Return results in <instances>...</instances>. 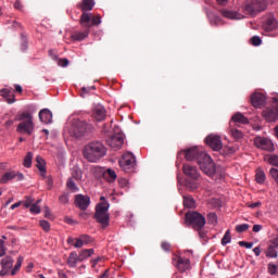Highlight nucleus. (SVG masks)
<instances>
[{
    "label": "nucleus",
    "instance_id": "35",
    "mask_svg": "<svg viewBox=\"0 0 278 278\" xmlns=\"http://www.w3.org/2000/svg\"><path fill=\"white\" fill-rule=\"evenodd\" d=\"M255 181H256V184H260V185H262V184H264V181H266V174L261 168L256 169Z\"/></svg>",
    "mask_w": 278,
    "mask_h": 278
},
{
    "label": "nucleus",
    "instance_id": "41",
    "mask_svg": "<svg viewBox=\"0 0 278 278\" xmlns=\"http://www.w3.org/2000/svg\"><path fill=\"white\" fill-rule=\"evenodd\" d=\"M17 121H22V123L24 121H34V115L29 112H23L18 115Z\"/></svg>",
    "mask_w": 278,
    "mask_h": 278
},
{
    "label": "nucleus",
    "instance_id": "11",
    "mask_svg": "<svg viewBox=\"0 0 278 278\" xmlns=\"http://www.w3.org/2000/svg\"><path fill=\"white\" fill-rule=\"evenodd\" d=\"M17 134H26L27 136H31L34 131H36V124L34 121H24L21 122L16 127Z\"/></svg>",
    "mask_w": 278,
    "mask_h": 278
},
{
    "label": "nucleus",
    "instance_id": "22",
    "mask_svg": "<svg viewBox=\"0 0 278 278\" xmlns=\"http://www.w3.org/2000/svg\"><path fill=\"white\" fill-rule=\"evenodd\" d=\"M39 119L43 125H51L53 123V113L49 109L39 111Z\"/></svg>",
    "mask_w": 278,
    "mask_h": 278
},
{
    "label": "nucleus",
    "instance_id": "40",
    "mask_svg": "<svg viewBox=\"0 0 278 278\" xmlns=\"http://www.w3.org/2000/svg\"><path fill=\"white\" fill-rule=\"evenodd\" d=\"M72 177L74 179H76L77 181H79V179H81L83 173H81V169L78 166H74L72 168Z\"/></svg>",
    "mask_w": 278,
    "mask_h": 278
},
{
    "label": "nucleus",
    "instance_id": "33",
    "mask_svg": "<svg viewBox=\"0 0 278 278\" xmlns=\"http://www.w3.org/2000/svg\"><path fill=\"white\" fill-rule=\"evenodd\" d=\"M184 205L185 207L192 210V207L197 206V202L194 201V198H192L191 195H185Z\"/></svg>",
    "mask_w": 278,
    "mask_h": 278
},
{
    "label": "nucleus",
    "instance_id": "7",
    "mask_svg": "<svg viewBox=\"0 0 278 278\" xmlns=\"http://www.w3.org/2000/svg\"><path fill=\"white\" fill-rule=\"evenodd\" d=\"M101 23V15H92V13H83L80 16V25L85 29H90V27L99 26Z\"/></svg>",
    "mask_w": 278,
    "mask_h": 278
},
{
    "label": "nucleus",
    "instance_id": "6",
    "mask_svg": "<svg viewBox=\"0 0 278 278\" xmlns=\"http://www.w3.org/2000/svg\"><path fill=\"white\" fill-rule=\"evenodd\" d=\"M198 164L202 173L207 175L208 177H214L216 163L212 160V156L207 153H201V159H199Z\"/></svg>",
    "mask_w": 278,
    "mask_h": 278
},
{
    "label": "nucleus",
    "instance_id": "28",
    "mask_svg": "<svg viewBox=\"0 0 278 278\" xmlns=\"http://www.w3.org/2000/svg\"><path fill=\"white\" fill-rule=\"evenodd\" d=\"M220 14H222V16H224V18H229L230 21H238L241 18L240 13H238L236 11L222 10Z\"/></svg>",
    "mask_w": 278,
    "mask_h": 278
},
{
    "label": "nucleus",
    "instance_id": "25",
    "mask_svg": "<svg viewBox=\"0 0 278 278\" xmlns=\"http://www.w3.org/2000/svg\"><path fill=\"white\" fill-rule=\"evenodd\" d=\"M92 115L98 123L105 121V108L98 105L93 109Z\"/></svg>",
    "mask_w": 278,
    "mask_h": 278
},
{
    "label": "nucleus",
    "instance_id": "53",
    "mask_svg": "<svg viewBox=\"0 0 278 278\" xmlns=\"http://www.w3.org/2000/svg\"><path fill=\"white\" fill-rule=\"evenodd\" d=\"M251 43L253 47H260V45H262V38H260V36H253L251 38Z\"/></svg>",
    "mask_w": 278,
    "mask_h": 278
},
{
    "label": "nucleus",
    "instance_id": "56",
    "mask_svg": "<svg viewBox=\"0 0 278 278\" xmlns=\"http://www.w3.org/2000/svg\"><path fill=\"white\" fill-rule=\"evenodd\" d=\"M47 190H53V177H46Z\"/></svg>",
    "mask_w": 278,
    "mask_h": 278
},
{
    "label": "nucleus",
    "instance_id": "19",
    "mask_svg": "<svg viewBox=\"0 0 278 278\" xmlns=\"http://www.w3.org/2000/svg\"><path fill=\"white\" fill-rule=\"evenodd\" d=\"M182 173L188 177L187 179H201V174L194 165L184 164Z\"/></svg>",
    "mask_w": 278,
    "mask_h": 278
},
{
    "label": "nucleus",
    "instance_id": "17",
    "mask_svg": "<svg viewBox=\"0 0 278 278\" xmlns=\"http://www.w3.org/2000/svg\"><path fill=\"white\" fill-rule=\"evenodd\" d=\"M124 143H125V139L121 134H115L106 139V144L111 147V149L118 150L123 147Z\"/></svg>",
    "mask_w": 278,
    "mask_h": 278
},
{
    "label": "nucleus",
    "instance_id": "24",
    "mask_svg": "<svg viewBox=\"0 0 278 278\" xmlns=\"http://www.w3.org/2000/svg\"><path fill=\"white\" fill-rule=\"evenodd\" d=\"M88 36H90V29L86 28V30L84 31H76L71 36V39L74 42H81L84 40H86V38H88Z\"/></svg>",
    "mask_w": 278,
    "mask_h": 278
},
{
    "label": "nucleus",
    "instance_id": "3",
    "mask_svg": "<svg viewBox=\"0 0 278 278\" xmlns=\"http://www.w3.org/2000/svg\"><path fill=\"white\" fill-rule=\"evenodd\" d=\"M94 131V126L92 124L81 121V119H73L72 123V135L77 140L84 138V136H88V134H92Z\"/></svg>",
    "mask_w": 278,
    "mask_h": 278
},
{
    "label": "nucleus",
    "instance_id": "31",
    "mask_svg": "<svg viewBox=\"0 0 278 278\" xmlns=\"http://www.w3.org/2000/svg\"><path fill=\"white\" fill-rule=\"evenodd\" d=\"M229 134L233 138V140H242L244 138V134L242 130H239L238 128H233V126H230Z\"/></svg>",
    "mask_w": 278,
    "mask_h": 278
},
{
    "label": "nucleus",
    "instance_id": "57",
    "mask_svg": "<svg viewBox=\"0 0 278 278\" xmlns=\"http://www.w3.org/2000/svg\"><path fill=\"white\" fill-rule=\"evenodd\" d=\"M5 241L3 239H0V257H3L5 255Z\"/></svg>",
    "mask_w": 278,
    "mask_h": 278
},
{
    "label": "nucleus",
    "instance_id": "16",
    "mask_svg": "<svg viewBox=\"0 0 278 278\" xmlns=\"http://www.w3.org/2000/svg\"><path fill=\"white\" fill-rule=\"evenodd\" d=\"M74 204L83 212H86V210H88V207L90 206V197L84 194H76L74 198Z\"/></svg>",
    "mask_w": 278,
    "mask_h": 278
},
{
    "label": "nucleus",
    "instance_id": "14",
    "mask_svg": "<svg viewBox=\"0 0 278 278\" xmlns=\"http://www.w3.org/2000/svg\"><path fill=\"white\" fill-rule=\"evenodd\" d=\"M0 264V277H5V275H10V271L12 273V268L14 267V258H12V256H5L1 260Z\"/></svg>",
    "mask_w": 278,
    "mask_h": 278
},
{
    "label": "nucleus",
    "instance_id": "43",
    "mask_svg": "<svg viewBox=\"0 0 278 278\" xmlns=\"http://www.w3.org/2000/svg\"><path fill=\"white\" fill-rule=\"evenodd\" d=\"M231 242V231L227 230L222 239V245L227 247Z\"/></svg>",
    "mask_w": 278,
    "mask_h": 278
},
{
    "label": "nucleus",
    "instance_id": "12",
    "mask_svg": "<svg viewBox=\"0 0 278 278\" xmlns=\"http://www.w3.org/2000/svg\"><path fill=\"white\" fill-rule=\"evenodd\" d=\"M262 27L264 31L270 33L278 29V21L274 13H268L267 18L263 22Z\"/></svg>",
    "mask_w": 278,
    "mask_h": 278
},
{
    "label": "nucleus",
    "instance_id": "55",
    "mask_svg": "<svg viewBox=\"0 0 278 278\" xmlns=\"http://www.w3.org/2000/svg\"><path fill=\"white\" fill-rule=\"evenodd\" d=\"M80 240H83V245L90 244V242H92V237L88 235H80Z\"/></svg>",
    "mask_w": 278,
    "mask_h": 278
},
{
    "label": "nucleus",
    "instance_id": "32",
    "mask_svg": "<svg viewBox=\"0 0 278 278\" xmlns=\"http://www.w3.org/2000/svg\"><path fill=\"white\" fill-rule=\"evenodd\" d=\"M12 179H16V172H7L0 178V184H8Z\"/></svg>",
    "mask_w": 278,
    "mask_h": 278
},
{
    "label": "nucleus",
    "instance_id": "51",
    "mask_svg": "<svg viewBox=\"0 0 278 278\" xmlns=\"http://www.w3.org/2000/svg\"><path fill=\"white\" fill-rule=\"evenodd\" d=\"M63 137H64V140H65L66 144H68V140L71 138V128L68 126L64 127Z\"/></svg>",
    "mask_w": 278,
    "mask_h": 278
},
{
    "label": "nucleus",
    "instance_id": "1",
    "mask_svg": "<svg viewBox=\"0 0 278 278\" xmlns=\"http://www.w3.org/2000/svg\"><path fill=\"white\" fill-rule=\"evenodd\" d=\"M108 148L101 141H91L83 149V156L87 162H99L101 157H105Z\"/></svg>",
    "mask_w": 278,
    "mask_h": 278
},
{
    "label": "nucleus",
    "instance_id": "23",
    "mask_svg": "<svg viewBox=\"0 0 278 278\" xmlns=\"http://www.w3.org/2000/svg\"><path fill=\"white\" fill-rule=\"evenodd\" d=\"M36 166L40 172L41 177L47 178V162H45V159H42V156H36Z\"/></svg>",
    "mask_w": 278,
    "mask_h": 278
},
{
    "label": "nucleus",
    "instance_id": "5",
    "mask_svg": "<svg viewBox=\"0 0 278 278\" xmlns=\"http://www.w3.org/2000/svg\"><path fill=\"white\" fill-rule=\"evenodd\" d=\"M186 223H188L189 227L192 229H203L205 227V216H203L199 212L189 211L186 213Z\"/></svg>",
    "mask_w": 278,
    "mask_h": 278
},
{
    "label": "nucleus",
    "instance_id": "26",
    "mask_svg": "<svg viewBox=\"0 0 278 278\" xmlns=\"http://www.w3.org/2000/svg\"><path fill=\"white\" fill-rule=\"evenodd\" d=\"M232 123H240L241 125H249L250 121L242 113L238 112L235 115H232L231 121L229 123L230 127L232 126Z\"/></svg>",
    "mask_w": 278,
    "mask_h": 278
},
{
    "label": "nucleus",
    "instance_id": "42",
    "mask_svg": "<svg viewBox=\"0 0 278 278\" xmlns=\"http://www.w3.org/2000/svg\"><path fill=\"white\" fill-rule=\"evenodd\" d=\"M39 226L46 233L51 231V224L45 219L39 220Z\"/></svg>",
    "mask_w": 278,
    "mask_h": 278
},
{
    "label": "nucleus",
    "instance_id": "15",
    "mask_svg": "<svg viewBox=\"0 0 278 278\" xmlns=\"http://www.w3.org/2000/svg\"><path fill=\"white\" fill-rule=\"evenodd\" d=\"M181 153H184L185 155V160H187V162H192L194 160H201V153H205V152H200L199 148H189L187 150H182L179 152V155H181Z\"/></svg>",
    "mask_w": 278,
    "mask_h": 278
},
{
    "label": "nucleus",
    "instance_id": "50",
    "mask_svg": "<svg viewBox=\"0 0 278 278\" xmlns=\"http://www.w3.org/2000/svg\"><path fill=\"white\" fill-rule=\"evenodd\" d=\"M72 244L75 249H81V247H84V242L81 240V237L79 236L78 238L74 239V241L72 240Z\"/></svg>",
    "mask_w": 278,
    "mask_h": 278
},
{
    "label": "nucleus",
    "instance_id": "38",
    "mask_svg": "<svg viewBox=\"0 0 278 278\" xmlns=\"http://www.w3.org/2000/svg\"><path fill=\"white\" fill-rule=\"evenodd\" d=\"M275 249H278V245L270 243L267 249L266 257H273V258L277 257V250Z\"/></svg>",
    "mask_w": 278,
    "mask_h": 278
},
{
    "label": "nucleus",
    "instance_id": "62",
    "mask_svg": "<svg viewBox=\"0 0 278 278\" xmlns=\"http://www.w3.org/2000/svg\"><path fill=\"white\" fill-rule=\"evenodd\" d=\"M78 257H79V254H77V252H72V253H71L72 264H73V263H74V264H77V262H79Z\"/></svg>",
    "mask_w": 278,
    "mask_h": 278
},
{
    "label": "nucleus",
    "instance_id": "59",
    "mask_svg": "<svg viewBox=\"0 0 278 278\" xmlns=\"http://www.w3.org/2000/svg\"><path fill=\"white\" fill-rule=\"evenodd\" d=\"M161 249H163V251H165L166 253H170V244L168 243V241H163L161 243Z\"/></svg>",
    "mask_w": 278,
    "mask_h": 278
},
{
    "label": "nucleus",
    "instance_id": "20",
    "mask_svg": "<svg viewBox=\"0 0 278 278\" xmlns=\"http://www.w3.org/2000/svg\"><path fill=\"white\" fill-rule=\"evenodd\" d=\"M175 266L179 270V273H186V270H190V261L189 258H184L181 256H176L174 258Z\"/></svg>",
    "mask_w": 278,
    "mask_h": 278
},
{
    "label": "nucleus",
    "instance_id": "46",
    "mask_svg": "<svg viewBox=\"0 0 278 278\" xmlns=\"http://www.w3.org/2000/svg\"><path fill=\"white\" fill-rule=\"evenodd\" d=\"M269 175H270L271 179H274L275 184L278 186V169L275 167H271L269 169Z\"/></svg>",
    "mask_w": 278,
    "mask_h": 278
},
{
    "label": "nucleus",
    "instance_id": "4",
    "mask_svg": "<svg viewBox=\"0 0 278 278\" xmlns=\"http://www.w3.org/2000/svg\"><path fill=\"white\" fill-rule=\"evenodd\" d=\"M109 210L110 203L108 202H101L96 206L93 218L97 220V223L102 225L103 228L110 226V214L108 213Z\"/></svg>",
    "mask_w": 278,
    "mask_h": 278
},
{
    "label": "nucleus",
    "instance_id": "13",
    "mask_svg": "<svg viewBox=\"0 0 278 278\" xmlns=\"http://www.w3.org/2000/svg\"><path fill=\"white\" fill-rule=\"evenodd\" d=\"M205 143L210 147L213 151H220L223 149V140L218 135H208L205 138Z\"/></svg>",
    "mask_w": 278,
    "mask_h": 278
},
{
    "label": "nucleus",
    "instance_id": "52",
    "mask_svg": "<svg viewBox=\"0 0 278 278\" xmlns=\"http://www.w3.org/2000/svg\"><path fill=\"white\" fill-rule=\"evenodd\" d=\"M58 66H62L63 68H66V66H68V64H71V61H68V59H59L56 61Z\"/></svg>",
    "mask_w": 278,
    "mask_h": 278
},
{
    "label": "nucleus",
    "instance_id": "37",
    "mask_svg": "<svg viewBox=\"0 0 278 278\" xmlns=\"http://www.w3.org/2000/svg\"><path fill=\"white\" fill-rule=\"evenodd\" d=\"M214 177L215 179H223L225 177V169L223 168V166L218 165L214 167Z\"/></svg>",
    "mask_w": 278,
    "mask_h": 278
},
{
    "label": "nucleus",
    "instance_id": "54",
    "mask_svg": "<svg viewBox=\"0 0 278 278\" xmlns=\"http://www.w3.org/2000/svg\"><path fill=\"white\" fill-rule=\"evenodd\" d=\"M195 231H198L199 238H201V240H207V231L205 229L200 228L195 229Z\"/></svg>",
    "mask_w": 278,
    "mask_h": 278
},
{
    "label": "nucleus",
    "instance_id": "58",
    "mask_svg": "<svg viewBox=\"0 0 278 278\" xmlns=\"http://www.w3.org/2000/svg\"><path fill=\"white\" fill-rule=\"evenodd\" d=\"M33 204H34V200L31 199V197H27L26 200L22 202V205H24L26 208L31 207Z\"/></svg>",
    "mask_w": 278,
    "mask_h": 278
},
{
    "label": "nucleus",
    "instance_id": "10",
    "mask_svg": "<svg viewBox=\"0 0 278 278\" xmlns=\"http://www.w3.org/2000/svg\"><path fill=\"white\" fill-rule=\"evenodd\" d=\"M254 147L257 149H262L263 151H268L269 153H273L275 151V144L273 141L265 137H256L254 139Z\"/></svg>",
    "mask_w": 278,
    "mask_h": 278
},
{
    "label": "nucleus",
    "instance_id": "36",
    "mask_svg": "<svg viewBox=\"0 0 278 278\" xmlns=\"http://www.w3.org/2000/svg\"><path fill=\"white\" fill-rule=\"evenodd\" d=\"M23 256L17 257L16 264L13 268H11V277H14V275L21 270V266H23Z\"/></svg>",
    "mask_w": 278,
    "mask_h": 278
},
{
    "label": "nucleus",
    "instance_id": "47",
    "mask_svg": "<svg viewBox=\"0 0 278 278\" xmlns=\"http://www.w3.org/2000/svg\"><path fill=\"white\" fill-rule=\"evenodd\" d=\"M40 201H42V200H37V202L34 204H31V206H30V212H31V214H40V206L38 205V203H40Z\"/></svg>",
    "mask_w": 278,
    "mask_h": 278
},
{
    "label": "nucleus",
    "instance_id": "60",
    "mask_svg": "<svg viewBox=\"0 0 278 278\" xmlns=\"http://www.w3.org/2000/svg\"><path fill=\"white\" fill-rule=\"evenodd\" d=\"M268 271H269V275H277V265L269 264L268 265Z\"/></svg>",
    "mask_w": 278,
    "mask_h": 278
},
{
    "label": "nucleus",
    "instance_id": "48",
    "mask_svg": "<svg viewBox=\"0 0 278 278\" xmlns=\"http://www.w3.org/2000/svg\"><path fill=\"white\" fill-rule=\"evenodd\" d=\"M268 164H270L271 166H276L278 168V155L277 154H271L268 157Z\"/></svg>",
    "mask_w": 278,
    "mask_h": 278
},
{
    "label": "nucleus",
    "instance_id": "45",
    "mask_svg": "<svg viewBox=\"0 0 278 278\" xmlns=\"http://www.w3.org/2000/svg\"><path fill=\"white\" fill-rule=\"evenodd\" d=\"M249 224H241L236 226L237 233H244V231H249Z\"/></svg>",
    "mask_w": 278,
    "mask_h": 278
},
{
    "label": "nucleus",
    "instance_id": "30",
    "mask_svg": "<svg viewBox=\"0 0 278 278\" xmlns=\"http://www.w3.org/2000/svg\"><path fill=\"white\" fill-rule=\"evenodd\" d=\"M104 179H106V181L109 184H114V180L117 179V175L116 172L112 168L106 169V172L103 174Z\"/></svg>",
    "mask_w": 278,
    "mask_h": 278
},
{
    "label": "nucleus",
    "instance_id": "9",
    "mask_svg": "<svg viewBox=\"0 0 278 278\" xmlns=\"http://www.w3.org/2000/svg\"><path fill=\"white\" fill-rule=\"evenodd\" d=\"M119 166L125 173H130L136 166V156L131 152L125 153L119 160Z\"/></svg>",
    "mask_w": 278,
    "mask_h": 278
},
{
    "label": "nucleus",
    "instance_id": "61",
    "mask_svg": "<svg viewBox=\"0 0 278 278\" xmlns=\"http://www.w3.org/2000/svg\"><path fill=\"white\" fill-rule=\"evenodd\" d=\"M239 247H244L245 249H253V242L239 241Z\"/></svg>",
    "mask_w": 278,
    "mask_h": 278
},
{
    "label": "nucleus",
    "instance_id": "8",
    "mask_svg": "<svg viewBox=\"0 0 278 278\" xmlns=\"http://www.w3.org/2000/svg\"><path fill=\"white\" fill-rule=\"evenodd\" d=\"M263 118L267 123H275L278 119V99L274 98L270 108L263 111Z\"/></svg>",
    "mask_w": 278,
    "mask_h": 278
},
{
    "label": "nucleus",
    "instance_id": "21",
    "mask_svg": "<svg viewBox=\"0 0 278 278\" xmlns=\"http://www.w3.org/2000/svg\"><path fill=\"white\" fill-rule=\"evenodd\" d=\"M201 186V178H186L185 179V188L188 192H194V190H199Z\"/></svg>",
    "mask_w": 278,
    "mask_h": 278
},
{
    "label": "nucleus",
    "instance_id": "44",
    "mask_svg": "<svg viewBox=\"0 0 278 278\" xmlns=\"http://www.w3.org/2000/svg\"><path fill=\"white\" fill-rule=\"evenodd\" d=\"M207 220L210 225H216V223H218V216L216 215V213H208Z\"/></svg>",
    "mask_w": 278,
    "mask_h": 278
},
{
    "label": "nucleus",
    "instance_id": "27",
    "mask_svg": "<svg viewBox=\"0 0 278 278\" xmlns=\"http://www.w3.org/2000/svg\"><path fill=\"white\" fill-rule=\"evenodd\" d=\"M79 8L83 14H88L94 8V0H83Z\"/></svg>",
    "mask_w": 278,
    "mask_h": 278
},
{
    "label": "nucleus",
    "instance_id": "2",
    "mask_svg": "<svg viewBox=\"0 0 278 278\" xmlns=\"http://www.w3.org/2000/svg\"><path fill=\"white\" fill-rule=\"evenodd\" d=\"M268 1L266 0H245L242 4V12L249 16H257L261 12H266Z\"/></svg>",
    "mask_w": 278,
    "mask_h": 278
},
{
    "label": "nucleus",
    "instance_id": "29",
    "mask_svg": "<svg viewBox=\"0 0 278 278\" xmlns=\"http://www.w3.org/2000/svg\"><path fill=\"white\" fill-rule=\"evenodd\" d=\"M94 254V249H84L78 254V262H84L85 260H88V257H92Z\"/></svg>",
    "mask_w": 278,
    "mask_h": 278
},
{
    "label": "nucleus",
    "instance_id": "63",
    "mask_svg": "<svg viewBox=\"0 0 278 278\" xmlns=\"http://www.w3.org/2000/svg\"><path fill=\"white\" fill-rule=\"evenodd\" d=\"M60 203H68V193H63L60 198H59Z\"/></svg>",
    "mask_w": 278,
    "mask_h": 278
},
{
    "label": "nucleus",
    "instance_id": "39",
    "mask_svg": "<svg viewBox=\"0 0 278 278\" xmlns=\"http://www.w3.org/2000/svg\"><path fill=\"white\" fill-rule=\"evenodd\" d=\"M34 160V152H28L24 157V166L25 168H31V161Z\"/></svg>",
    "mask_w": 278,
    "mask_h": 278
},
{
    "label": "nucleus",
    "instance_id": "49",
    "mask_svg": "<svg viewBox=\"0 0 278 278\" xmlns=\"http://www.w3.org/2000/svg\"><path fill=\"white\" fill-rule=\"evenodd\" d=\"M21 49L22 51H27V46H28V41H27V36H25L24 34L21 35Z\"/></svg>",
    "mask_w": 278,
    "mask_h": 278
},
{
    "label": "nucleus",
    "instance_id": "34",
    "mask_svg": "<svg viewBox=\"0 0 278 278\" xmlns=\"http://www.w3.org/2000/svg\"><path fill=\"white\" fill-rule=\"evenodd\" d=\"M208 20L211 25H214L215 27H218V25L223 23V18L214 13H208Z\"/></svg>",
    "mask_w": 278,
    "mask_h": 278
},
{
    "label": "nucleus",
    "instance_id": "18",
    "mask_svg": "<svg viewBox=\"0 0 278 278\" xmlns=\"http://www.w3.org/2000/svg\"><path fill=\"white\" fill-rule=\"evenodd\" d=\"M250 99L252 106L256 110H260L266 105V96L262 92H254Z\"/></svg>",
    "mask_w": 278,
    "mask_h": 278
},
{
    "label": "nucleus",
    "instance_id": "64",
    "mask_svg": "<svg viewBox=\"0 0 278 278\" xmlns=\"http://www.w3.org/2000/svg\"><path fill=\"white\" fill-rule=\"evenodd\" d=\"M14 8L15 10H20V12H23V3L21 2V0L15 1Z\"/></svg>",
    "mask_w": 278,
    "mask_h": 278
}]
</instances>
